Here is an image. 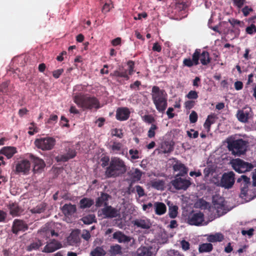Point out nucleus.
I'll use <instances>...</instances> for the list:
<instances>
[{"label":"nucleus","instance_id":"obj_27","mask_svg":"<svg viewBox=\"0 0 256 256\" xmlns=\"http://www.w3.org/2000/svg\"><path fill=\"white\" fill-rule=\"evenodd\" d=\"M66 154L62 155L61 157V160L66 162L70 158H72L76 156V150L70 148H66Z\"/></svg>","mask_w":256,"mask_h":256},{"label":"nucleus","instance_id":"obj_30","mask_svg":"<svg viewBox=\"0 0 256 256\" xmlns=\"http://www.w3.org/2000/svg\"><path fill=\"white\" fill-rule=\"evenodd\" d=\"M122 144L120 142H114L110 146V152L114 154H120L122 150Z\"/></svg>","mask_w":256,"mask_h":256},{"label":"nucleus","instance_id":"obj_5","mask_svg":"<svg viewBox=\"0 0 256 256\" xmlns=\"http://www.w3.org/2000/svg\"><path fill=\"white\" fill-rule=\"evenodd\" d=\"M127 166L124 162L118 157H112L110 159V164L106 168V176H120L126 173Z\"/></svg>","mask_w":256,"mask_h":256},{"label":"nucleus","instance_id":"obj_35","mask_svg":"<svg viewBox=\"0 0 256 256\" xmlns=\"http://www.w3.org/2000/svg\"><path fill=\"white\" fill-rule=\"evenodd\" d=\"M199 252H210L212 250V245L210 243H205L200 245Z\"/></svg>","mask_w":256,"mask_h":256},{"label":"nucleus","instance_id":"obj_58","mask_svg":"<svg viewBox=\"0 0 256 256\" xmlns=\"http://www.w3.org/2000/svg\"><path fill=\"white\" fill-rule=\"evenodd\" d=\"M112 4L110 1V2L108 3V2L105 3L102 7V12H108L112 7Z\"/></svg>","mask_w":256,"mask_h":256},{"label":"nucleus","instance_id":"obj_2","mask_svg":"<svg viewBox=\"0 0 256 256\" xmlns=\"http://www.w3.org/2000/svg\"><path fill=\"white\" fill-rule=\"evenodd\" d=\"M152 97L156 110L164 112L168 106V94L164 90L158 86H154L152 89Z\"/></svg>","mask_w":256,"mask_h":256},{"label":"nucleus","instance_id":"obj_16","mask_svg":"<svg viewBox=\"0 0 256 256\" xmlns=\"http://www.w3.org/2000/svg\"><path fill=\"white\" fill-rule=\"evenodd\" d=\"M238 182H241V194L242 197L246 196L247 194V188L250 185V177H240L238 179Z\"/></svg>","mask_w":256,"mask_h":256},{"label":"nucleus","instance_id":"obj_28","mask_svg":"<svg viewBox=\"0 0 256 256\" xmlns=\"http://www.w3.org/2000/svg\"><path fill=\"white\" fill-rule=\"evenodd\" d=\"M224 238V236L221 233H216L214 234H210L207 236V240L210 242H220Z\"/></svg>","mask_w":256,"mask_h":256},{"label":"nucleus","instance_id":"obj_40","mask_svg":"<svg viewBox=\"0 0 256 256\" xmlns=\"http://www.w3.org/2000/svg\"><path fill=\"white\" fill-rule=\"evenodd\" d=\"M121 246L120 245L116 244L110 246V252L112 254L116 255L121 253Z\"/></svg>","mask_w":256,"mask_h":256},{"label":"nucleus","instance_id":"obj_56","mask_svg":"<svg viewBox=\"0 0 256 256\" xmlns=\"http://www.w3.org/2000/svg\"><path fill=\"white\" fill-rule=\"evenodd\" d=\"M152 207L154 208V204L149 202L148 204H144L142 205V210L144 211L150 212H152Z\"/></svg>","mask_w":256,"mask_h":256},{"label":"nucleus","instance_id":"obj_43","mask_svg":"<svg viewBox=\"0 0 256 256\" xmlns=\"http://www.w3.org/2000/svg\"><path fill=\"white\" fill-rule=\"evenodd\" d=\"M46 204H41L36 208L31 210V212L34 214H40L44 210Z\"/></svg>","mask_w":256,"mask_h":256},{"label":"nucleus","instance_id":"obj_59","mask_svg":"<svg viewBox=\"0 0 256 256\" xmlns=\"http://www.w3.org/2000/svg\"><path fill=\"white\" fill-rule=\"evenodd\" d=\"M234 3V5L236 6L238 8H242L246 0H232Z\"/></svg>","mask_w":256,"mask_h":256},{"label":"nucleus","instance_id":"obj_10","mask_svg":"<svg viewBox=\"0 0 256 256\" xmlns=\"http://www.w3.org/2000/svg\"><path fill=\"white\" fill-rule=\"evenodd\" d=\"M252 110L251 108L246 106L241 110H238L236 114L238 120L242 123H247L252 117Z\"/></svg>","mask_w":256,"mask_h":256},{"label":"nucleus","instance_id":"obj_13","mask_svg":"<svg viewBox=\"0 0 256 256\" xmlns=\"http://www.w3.org/2000/svg\"><path fill=\"white\" fill-rule=\"evenodd\" d=\"M172 184L178 190H186L190 184V182L186 177H178L172 182Z\"/></svg>","mask_w":256,"mask_h":256},{"label":"nucleus","instance_id":"obj_39","mask_svg":"<svg viewBox=\"0 0 256 256\" xmlns=\"http://www.w3.org/2000/svg\"><path fill=\"white\" fill-rule=\"evenodd\" d=\"M150 184L152 186L158 190H162L164 187V182L160 180L152 181L150 182Z\"/></svg>","mask_w":256,"mask_h":256},{"label":"nucleus","instance_id":"obj_3","mask_svg":"<svg viewBox=\"0 0 256 256\" xmlns=\"http://www.w3.org/2000/svg\"><path fill=\"white\" fill-rule=\"evenodd\" d=\"M200 49H196L192 55V59L190 58H184L183 60V65L188 68L199 64V60L204 66L208 65L210 62V58L209 53L206 50L200 52Z\"/></svg>","mask_w":256,"mask_h":256},{"label":"nucleus","instance_id":"obj_20","mask_svg":"<svg viewBox=\"0 0 256 256\" xmlns=\"http://www.w3.org/2000/svg\"><path fill=\"white\" fill-rule=\"evenodd\" d=\"M128 70L124 68L123 67L120 68L118 70H114L113 72L110 74L112 76H116L118 78H123L126 80H128L130 77Z\"/></svg>","mask_w":256,"mask_h":256},{"label":"nucleus","instance_id":"obj_50","mask_svg":"<svg viewBox=\"0 0 256 256\" xmlns=\"http://www.w3.org/2000/svg\"><path fill=\"white\" fill-rule=\"evenodd\" d=\"M198 114L195 111H192L189 116V119L190 123L194 124L198 120Z\"/></svg>","mask_w":256,"mask_h":256},{"label":"nucleus","instance_id":"obj_54","mask_svg":"<svg viewBox=\"0 0 256 256\" xmlns=\"http://www.w3.org/2000/svg\"><path fill=\"white\" fill-rule=\"evenodd\" d=\"M129 154L131 156V158L136 160L139 158L138 151L137 150L130 149L129 150Z\"/></svg>","mask_w":256,"mask_h":256},{"label":"nucleus","instance_id":"obj_36","mask_svg":"<svg viewBox=\"0 0 256 256\" xmlns=\"http://www.w3.org/2000/svg\"><path fill=\"white\" fill-rule=\"evenodd\" d=\"M106 252L102 247H96L90 253V256H104Z\"/></svg>","mask_w":256,"mask_h":256},{"label":"nucleus","instance_id":"obj_1","mask_svg":"<svg viewBox=\"0 0 256 256\" xmlns=\"http://www.w3.org/2000/svg\"><path fill=\"white\" fill-rule=\"evenodd\" d=\"M228 148L231 154L236 156H240L246 154L248 146V142L242 138L234 140L228 137L226 140Z\"/></svg>","mask_w":256,"mask_h":256},{"label":"nucleus","instance_id":"obj_24","mask_svg":"<svg viewBox=\"0 0 256 256\" xmlns=\"http://www.w3.org/2000/svg\"><path fill=\"white\" fill-rule=\"evenodd\" d=\"M220 178V182L218 185L225 188H230L234 184V177H219Z\"/></svg>","mask_w":256,"mask_h":256},{"label":"nucleus","instance_id":"obj_42","mask_svg":"<svg viewBox=\"0 0 256 256\" xmlns=\"http://www.w3.org/2000/svg\"><path fill=\"white\" fill-rule=\"evenodd\" d=\"M158 128L157 126L155 124H152L148 132V136L149 138H152L155 136L156 132L155 130Z\"/></svg>","mask_w":256,"mask_h":256},{"label":"nucleus","instance_id":"obj_62","mask_svg":"<svg viewBox=\"0 0 256 256\" xmlns=\"http://www.w3.org/2000/svg\"><path fill=\"white\" fill-rule=\"evenodd\" d=\"M58 116L56 114H51L48 120L46 123L52 124V122H56L58 121Z\"/></svg>","mask_w":256,"mask_h":256},{"label":"nucleus","instance_id":"obj_21","mask_svg":"<svg viewBox=\"0 0 256 256\" xmlns=\"http://www.w3.org/2000/svg\"><path fill=\"white\" fill-rule=\"evenodd\" d=\"M27 228V225L22 220H16L14 222L12 231L15 234L19 231H24Z\"/></svg>","mask_w":256,"mask_h":256},{"label":"nucleus","instance_id":"obj_49","mask_svg":"<svg viewBox=\"0 0 256 256\" xmlns=\"http://www.w3.org/2000/svg\"><path fill=\"white\" fill-rule=\"evenodd\" d=\"M246 32L248 34H253L256 32V26L254 24H251L246 28Z\"/></svg>","mask_w":256,"mask_h":256},{"label":"nucleus","instance_id":"obj_15","mask_svg":"<svg viewBox=\"0 0 256 256\" xmlns=\"http://www.w3.org/2000/svg\"><path fill=\"white\" fill-rule=\"evenodd\" d=\"M30 164L28 160H24L20 161L16 165V171L23 174H27L30 170Z\"/></svg>","mask_w":256,"mask_h":256},{"label":"nucleus","instance_id":"obj_53","mask_svg":"<svg viewBox=\"0 0 256 256\" xmlns=\"http://www.w3.org/2000/svg\"><path fill=\"white\" fill-rule=\"evenodd\" d=\"M143 120L148 124H152L155 121L154 116L151 114H147L144 116L143 117Z\"/></svg>","mask_w":256,"mask_h":256},{"label":"nucleus","instance_id":"obj_18","mask_svg":"<svg viewBox=\"0 0 256 256\" xmlns=\"http://www.w3.org/2000/svg\"><path fill=\"white\" fill-rule=\"evenodd\" d=\"M62 247V244L58 242L52 240L47 244L42 252H52Z\"/></svg>","mask_w":256,"mask_h":256},{"label":"nucleus","instance_id":"obj_44","mask_svg":"<svg viewBox=\"0 0 256 256\" xmlns=\"http://www.w3.org/2000/svg\"><path fill=\"white\" fill-rule=\"evenodd\" d=\"M101 166L102 168L107 167L108 166L110 160L108 156H104L100 158Z\"/></svg>","mask_w":256,"mask_h":256},{"label":"nucleus","instance_id":"obj_17","mask_svg":"<svg viewBox=\"0 0 256 256\" xmlns=\"http://www.w3.org/2000/svg\"><path fill=\"white\" fill-rule=\"evenodd\" d=\"M112 238L120 243L126 244L130 241L132 238L125 235L120 231H117L112 234Z\"/></svg>","mask_w":256,"mask_h":256},{"label":"nucleus","instance_id":"obj_38","mask_svg":"<svg viewBox=\"0 0 256 256\" xmlns=\"http://www.w3.org/2000/svg\"><path fill=\"white\" fill-rule=\"evenodd\" d=\"M161 149L162 153L166 154L172 152L174 150V148L169 142H165L162 145Z\"/></svg>","mask_w":256,"mask_h":256},{"label":"nucleus","instance_id":"obj_61","mask_svg":"<svg viewBox=\"0 0 256 256\" xmlns=\"http://www.w3.org/2000/svg\"><path fill=\"white\" fill-rule=\"evenodd\" d=\"M130 172L132 173L131 176H142V172L138 168H132Z\"/></svg>","mask_w":256,"mask_h":256},{"label":"nucleus","instance_id":"obj_52","mask_svg":"<svg viewBox=\"0 0 256 256\" xmlns=\"http://www.w3.org/2000/svg\"><path fill=\"white\" fill-rule=\"evenodd\" d=\"M196 204L197 207L200 208H207L208 205V203L203 200H198Z\"/></svg>","mask_w":256,"mask_h":256},{"label":"nucleus","instance_id":"obj_19","mask_svg":"<svg viewBox=\"0 0 256 256\" xmlns=\"http://www.w3.org/2000/svg\"><path fill=\"white\" fill-rule=\"evenodd\" d=\"M154 210L156 214L161 216L166 212V206L162 202H156L154 203Z\"/></svg>","mask_w":256,"mask_h":256},{"label":"nucleus","instance_id":"obj_31","mask_svg":"<svg viewBox=\"0 0 256 256\" xmlns=\"http://www.w3.org/2000/svg\"><path fill=\"white\" fill-rule=\"evenodd\" d=\"M215 122V116L214 114H210L208 116L206 120L204 123V128L208 130H210V126Z\"/></svg>","mask_w":256,"mask_h":256},{"label":"nucleus","instance_id":"obj_11","mask_svg":"<svg viewBox=\"0 0 256 256\" xmlns=\"http://www.w3.org/2000/svg\"><path fill=\"white\" fill-rule=\"evenodd\" d=\"M118 214V211L111 206H105L98 210V216L101 218H112L116 217Z\"/></svg>","mask_w":256,"mask_h":256},{"label":"nucleus","instance_id":"obj_14","mask_svg":"<svg viewBox=\"0 0 256 256\" xmlns=\"http://www.w3.org/2000/svg\"><path fill=\"white\" fill-rule=\"evenodd\" d=\"M130 112L126 107L118 108L116 111V118L120 121H124L128 119Z\"/></svg>","mask_w":256,"mask_h":256},{"label":"nucleus","instance_id":"obj_25","mask_svg":"<svg viewBox=\"0 0 256 256\" xmlns=\"http://www.w3.org/2000/svg\"><path fill=\"white\" fill-rule=\"evenodd\" d=\"M54 225V224H48L42 229V232L46 238H49L50 236H58V234L55 232L54 230L52 229Z\"/></svg>","mask_w":256,"mask_h":256},{"label":"nucleus","instance_id":"obj_47","mask_svg":"<svg viewBox=\"0 0 256 256\" xmlns=\"http://www.w3.org/2000/svg\"><path fill=\"white\" fill-rule=\"evenodd\" d=\"M127 65L128 66V72L130 75L132 74L134 72V62L132 60H128L127 62Z\"/></svg>","mask_w":256,"mask_h":256},{"label":"nucleus","instance_id":"obj_23","mask_svg":"<svg viewBox=\"0 0 256 256\" xmlns=\"http://www.w3.org/2000/svg\"><path fill=\"white\" fill-rule=\"evenodd\" d=\"M17 152L16 148L14 146H4L0 150V154L10 158Z\"/></svg>","mask_w":256,"mask_h":256},{"label":"nucleus","instance_id":"obj_55","mask_svg":"<svg viewBox=\"0 0 256 256\" xmlns=\"http://www.w3.org/2000/svg\"><path fill=\"white\" fill-rule=\"evenodd\" d=\"M188 99H196L198 98V92L195 90H190L186 95Z\"/></svg>","mask_w":256,"mask_h":256},{"label":"nucleus","instance_id":"obj_32","mask_svg":"<svg viewBox=\"0 0 256 256\" xmlns=\"http://www.w3.org/2000/svg\"><path fill=\"white\" fill-rule=\"evenodd\" d=\"M151 249L152 248L149 247L140 248L137 250V254L138 256H151L152 254Z\"/></svg>","mask_w":256,"mask_h":256},{"label":"nucleus","instance_id":"obj_29","mask_svg":"<svg viewBox=\"0 0 256 256\" xmlns=\"http://www.w3.org/2000/svg\"><path fill=\"white\" fill-rule=\"evenodd\" d=\"M168 215L170 218H174L176 217L178 214V208L177 206L168 202Z\"/></svg>","mask_w":256,"mask_h":256},{"label":"nucleus","instance_id":"obj_51","mask_svg":"<svg viewBox=\"0 0 256 256\" xmlns=\"http://www.w3.org/2000/svg\"><path fill=\"white\" fill-rule=\"evenodd\" d=\"M186 133L190 138H196L198 136V131L194 130V129H190V130H188Z\"/></svg>","mask_w":256,"mask_h":256},{"label":"nucleus","instance_id":"obj_22","mask_svg":"<svg viewBox=\"0 0 256 256\" xmlns=\"http://www.w3.org/2000/svg\"><path fill=\"white\" fill-rule=\"evenodd\" d=\"M134 224L138 227L144 229H148L151 226L150 220L146 218L136 219L134 221Z\"/></svg>","mask_w":256,"mask_h":256},{"label":"nucleus","instance_id":"obj_57","mask_svg":"<svg viewBox=\"0 0 256 256\" xmlns=\"http://www.w3.org/2000/svg\"><path fill=\"white\" fill-rule=\"evenodd\" d=\"M252 11L253 9L248 6H246L242 10V12L244 16H247L249 14L250 12H252Z\"/></svg>","mask_w":256,"mask_h":256},{"label":"nucleus","instance_id":"obj_46","mask_svg":"<svg viewBox=\"0 0 256 256\" xmlns=\"http://www.w3.org/2000/svg\"><path fill=\"white\" fill-rule=\"evenodd\" d=\"M94 220V216L93 214H90L82 218V222L86 224H90L92 223Z\"/></svg>","mask_w":256,"mask_h":256},{"label":"nucleus","instance_id":"obj_12","mask_svg":"<svg viewBox=\"0 0 256 256\" xmlns=\"http://www.w3.org/2000/svg\"><path fill=\"white\" fill-rule=\"evenodd\" d=\"M172 160L174 162V164H172L174 171L178 172L175 176H185L187 175L188 172V168L176 158H173Z\"/></svg>","mask_w":256,"mask_h":256},{"label":"nucleus","instance_id":"obj_6","mask_svg":"<svg viewBox=\"0 0 256 256\" xmlns=\"http://www.w3.org/2000/svg\"><path fill=\"white\" fill-rule=\"evenodd\" d=\"M232 166L236 172L239 174L246 173L252 170L254 166L252 163L237 158L232 162Z\"/></svg>","mask_w":256,"mask_h":256},{"label":"nucleus","instance_id":"obj_26","mask_svg":"<svg viewBox=\"0 0 256 256\" xmlns=\"http://www.w3.org/2000/svg\"><path fill=\"white\" fill-rule=\"evenodd\" d=\"M76 210V206L71 204H66L62 208V212L66 216H72L75 213Z\"/></svg>","mask_w":256,"mask_h":256},{"label":"nucleus","instance_id":"obj_33","mask_svg":"<svg viewBox=\"0 0 256 256\" xmlns=\"http://www.w3.org/2000/svg\"><path fill=\"white\" fill-rule=\"evenodd\" d=\"M10 214L13 216H16L20 213V210L16 204H10L9 205Z\"/></svg>","mask_w":256,"mask_h":256},{"label":"nucleus","instance_id":"obj_64","mask_svg":"<svg viewBox=\"0 0 256 256\" xmlns=\"http://www.w3.org/2000/svg\"><path fill=\"white\" fill-rule=\"evenodd\" d=\"M136 191L139 196V197L144 196L145 194L144 189L140 186H136Z\"/></svg>","mask_w":256,"mask_h":256},{"label":"nucleus","instance_id":"obj_7","mask_svg":"<svg viewBox=\"0 0 256 256\" xmlns=\"http://www.w3.org/2000/svg\"><path fill=\"white\" fill-rule=\"evenodd\" d=\"M35 146L42 150L52 149L56 144V140L52 137L37 138L34 141Z\"/></svg>","mask_w":256,"mask_h":256},{"label":"nucleus","instance_id":"obj_8","mask_svg":"<svg viewBox=\"0 0 256 256\" xmlns=\"http://www.w3.org/2000/svg\"><path fill=\"white\" fill-rule=\"evenodd\" d=\"M186 222L190 225L196 226L208 224V222L204 221V214L200 212H192L190 213L186 219Z\"/></svg>","mask_w":256,"mask_h":256},{"label":"nucleus","instance_id":"obj_41","mask_svg":"<svg viewBox=\"0 0 256 256\" xmlns=\"http://www.w3.org/2000/svg\"><path fill=\"white\" fill-rule=\"evenodd\" d=\"M10 82L8 81H6L3 82L0 85V92H2L4 94H8V85H9Z\"/></svg>","mask_w":256,"mask_h":256},{"label":"nucleus","instance_id":"obj_63","mask_svg":"<svg viewBox=\"0 0 256 256\" xmlns=\"http://www.w3.org/2000/svg\"><path fill=\"white\" fill-rule=\"evenodd\" d=\"M228 22L233 27H234L235 25H240L242 23H243L241 21L234 18H230L228 20Z\"/></svg>","mask_w":256,"mask_h":256},{"label":"nucleus","instance_id":"obj_45","mask_svg":"<svg viewBox=\"0 0 256 256\" xmlns=\"http://www.w3.org/2000/svg\"><path fill=\"white\" fill-rule=\"evenodd\" d=\"M111 134L112 136H115L118 138H122L124 136L122 130L121 129H113L112 130Z\"/></svg>","mask_w":256,"mask_h":256},{"label":"nucleus","instance_id":"obj_37","mask_svg":"<svg viewBox=\"0 0 256 256\" xmlns=\"http://www.w3.org/2000/svg\"><path fill=\"white\" fill-rule=\"evenodd\" d=\"M108 197L109 196L107 194L103 193L102 194L101 196L99 197L96 201V206L100 207L102 206L103 203H104L106 204V202L108 200Z\"/></svg>","mask_w":256,"mask_h":256},{"label":"nucleus","instance_id":"obj_9","mask_svg":"<svg viewBox=\"0 0 256 256\" xmlns=\"http://www.w3.org/2000/svg\"><path fill=\"white\" fill-rule=\"evenodd\" d=\"M27 158H30L34 164L33 172L34 174H40L44 170L46 164L44 160L36 157L32 154H28Z\"/></svg>","mask_w":256,"mask_h":256},{"label":"nucleus","instance_id":"obj_4","mask_svg":"<svg viewBox=\"0 0 256 256\" xmlns=\"http://www.w3.org/2000/svg\"><path fill=\"white\" fill-rule=\"evenodd\" d=\"M74 101L77 106L84 110H92L94 108H100V102L94 96H90L88 94H76L74 96Z\"/></svg>","mask_w":256,"mask_h":256},{"label":"nucleus","instance_id":"obj_34","mask_svg":"<svg viewBox=\"0 0 256 256\" xmlns=\"http://www.w3.org/2000/svg\"><path fill=\"white\" fill-rule=\"evenodd\" d=\"M94 204V201L88 198H84L80 202V206L82 208H90Z\"/></svg>","mask_w":256,"mask_h":256},{"label":"nucleus","instance_id":"obj_48","mask_svg":"<svg viewBox=\"0 0 256 256\" xmlns=\"http://www.w3.org/2000/svg\"><path fill=\"white\" fill-rule=\"evenodd\" d=\"M214 208L216 210L218 215H222L226 212H224V206L218 204H214Z\"/></svg>","mask_w":256,"mask_h":256},{"label":"nucleus","instance_id":"obj_60","mask_svg":"<svg viewBox=\"0 0 256 256\" xmlns=\"http://www.w3.org/2000/svg\"><path fill=\"white\" fill-rule=\"evenodd\" d=\"M64 70L63 68H60L54 70L52 72V76L56 78H58L63 73Z\"/></svg>","mask_w":256,"mask_h":256}]
</instances>
